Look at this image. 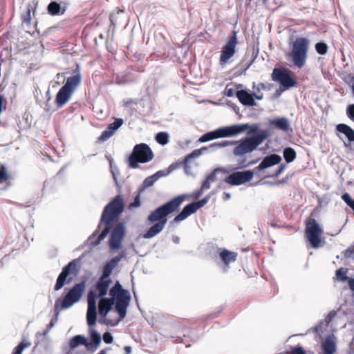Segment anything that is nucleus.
Masks as SVG:
<instances>
[{
    "label": "nucleus",
    "instance_id": "obj_56",
    "mask_svg": "<svg viewBox=\"0 0 354 354\" xmlns=\"http://www.w3.org/2000/svg\"><path fill=\"white\" fill-rule=\"evenodd\" d=\"M56 321H57V318L55 320H51V322H50V324L48 325V328L49 329H50L51 328L53 327V326L55 325Z\"/></svg>",
    "mask_w": 354,
    "mask_h": 354
},
{
    "label": "nucleus",
    "instance_id": "obj_49",
    "mask_svg": "<svg viewBox=\"0 0 354 354\" xmlns=\"http://www.w3.org/2000/svg\"><path fill=\"white\" fill-rule=\"evenodd\" d=\"M286 168V165H281L279 167V169H277V171L275 172L274 174V176L275 177H277L281 173L283 172V171Z\"/></svg>",
    "mask_w": 354,
    "mask_h": 354
},
{
    "label": "nucleus",
    "instance_id": "obj_2",
    "mask_svg": "<svg viewBox=\"0 0 354 354\" xmlns=\"http://www.w3.org/2000/svg\"><path fill=\"white\" fill-rule=\"evenodd\" d=\"M123 201L119 196L106 206L102 214L101 223L98 227L100 229L104 225L105 226L96 240L94 239L97 236V232L93 233L89 238L88 241L91 245H98L106 237L109 231V224L123 212Z\"/></svg>",
    "mask_w": 354,
    "mask_h": 354
},
{
    "label": "nucleus",
    "instance_id": "obj_54",
    "mask_svg": "<svg viewBox=\"0 0 354 354\" xmlns=\"http://www.w3.org/2000/svg\"><path fill=\"white\" fill-rule=\"evenodd\" d=\"M125 354H131V346H125L124 348Z\"/></svg>",
    "mask_w": 354,
    "mask_h": 354
},
{
    "label": "nucleus",
    "instance_id": "obj_8",
    "mask_svg": "<svg viewBox=\"0 0 354 354\" xmlns=\"http://www.w3.org/2000/svg\"><path fill=\"white\" fill-rule=\"evenodd\" d=\"M272 78L274 82L280 84L282 91L297 86V82L292 76V72L286 68H274L272 73Z\"/></svg>",
    "mask_w": 354,
    "mask_h": 354
},
{
    "label": "nucleus",
    "instance_id": "obj_43",
    "mask_svg": "<svg viewBox=\"0 0 354 354\" xmlns=\"http://www.w3.org/2000/svg\"><path fill=\"white\" fill-rule=\"evenodd\" d=\"M22 22L24 24H29L31 21L30 10L28 9L26 12L21 16Z\"/></svg>",
    "mask_w": 354,
    "mask_h": 354
},
{
    "label": "nucleus",
    "instance_id": "obj_22",
    "mask_svg": "<svg viewBox=\"0 0 354 354\" xmlns=\"http://www.w3.org/2000/svg\"><path fill=\"white\" fill-rule=\"evenodd\" d=\"M71 95V91L62 86L56 95L55 102L57 106L61 107L64 105L69 100Z\"/></svg>",
    "mask_w": 354,
    "mask_h": 354
},
{
    "label": "nucleus",
    "instance_id": "obj_27",
    "mask_svg": "<svg viewBox=\"0 0 354 354\" xmlns=\"http://www.w3.org/2000/svg\"><path fill=\"white\" fill-rule=\"evenodd\" d=\"M165 221H163L161 223H155L149 229V230L145 234H143V237L145 239H150L156 236L165 228Z\"/></svg>",
    "mask_w": 354,
    "mask_h": 354
},
{
    "label": "nucleus",
    "instance_id": "obj_30",
    "mask_svg": "<svg viewBox=\"0 0 354 354\" xmlns=\"http://www.w3.org/2000/svg\"><path fill=\"white\" fill-rule=\"evenodd\" d=\"M48 11L51 15H62L65 12V8L56 1H52L48 6Z\"/></svg>",
    "mask_w": 354,
    "mask_h": 354
},
{
    "label": "nucleus",
    "instance_id": "obj_34",
    "mask_svg": "<svg viewBox=\"0 0 354 354\" xmlns=\"http://www.w3.org/2000/svg\"><path fill=\"white\" fill-rule=\"evenodd\" d=\"M283 157L287 162H291L296 158V152L292 148L287 147L283 150Z\"/></svg>",
    "mask_w": 354,
    "mask_h": 354
},
{
    "label": "nucleus",
    "instance_id": "obj_5",
    "mask_svg": "<svg viewBox=\"0 0 354 354\" xmlns=\"http://www.w3.org/2000/svg\"><path fill=\"white\" fill-rule=\"evenodd\" d=\"M268 137L266 131L259 132L258 134L252 137L246 138L243 140L236 141V147L233 149V154L235 156H243L247 153H251L255 150L258 146Z\"/></svg>",
    "mask_w": 354,
    "mask_h": 354
},
{
    "label": "nucleus",
    "instance_id": "obj_37",
    "mask_svg": "<svg viewBox=\"0 0 354 354\" xmlns=\"http://www.w3.org/2000/svg\"><path fill=\"white\" fill-rule=\"evenodd\" d=\"M207 149V147H202L200 149H195L191 153L188 154L185 158V162L189 161L190 159L194 158H197L200 156L202 153L203 151H206Z\"/></svg>",
    "mask_w": 354,
    "mask_h": 354
},
{
    "label": "nucleus",
    "instance_id": "obj_35",
    "mask_svg": "<svg viewBox=\"0 0 354 354\" xmlns=\"http://www.w3.org/2000/svg\"><path fill=\"white\" fill-rule=\"evenodd\" d=\"M156 140L162 145H166L169 141V136L165 132H160L156 136Z\"/></svg>",
    "mask_w": 354,
    "mask_h": 354
},
{
    "label": "nucleus",
    "instance_id": "obj_40",
    "mask_svg": "<svg viewBox=\"0 0 354 354\" xmlns=\"http://www.w3.org/2000/svg\"><path fill=\"white\" fill-rule=\"evenodd\" d=\"M342 199L354 211V200L348 193L342 194Z\"/></svg>",
    "mask_w": 354,
    "mask_h": 354
},
{
    "label": "nucleus",
    "instance_id": "obj_29",
    "mask_svg": "<svg viewBox=\"0 0 354 354\" xmlns=\"http://www.w3.org/2000/svg\"><path fill=\"white\" fill-rule=\"evenodd\" d=\"M219 168L215 169L212 171L202 183V190H207L211 187V184L216 180V173L221 171Z\"/></svg>",
    "mask_w": 354,
    "mask_h": 354
},
{
    "label": "nucleus",
    "instance_id": "obj_61",
    "mask_svg": "<svg viewBox=\"0 0 354 354\" xmlns=\"http://www.w3.org/2000/svg\"><path fill=\"white\" fill-rule=\"evenodd\" d=\"M255 98L257 99V100H261L263 98V95H254Z\"/></svg>",
    "mask_w": 354,
    "mask_h": 354
},
{
    "label": "nucleus",
    "instance_id": "obj_13",
    "mask_svg": "<svg viewBox=\"0 0 354 354\" xmlns=\"http://www.w3.org/2000/svg\"><path fill=\"white\" fill-rule=\"evenodd\" d=\"M208 198H203L198 202L189 203L184 207L183 210L174 218L176 223L180 222L187 218L192 214L196 212L199 208L203 207L208 201Z\"/></svg>",
    "mask_w": 354,
    "mask_h": 354
},
{
    "label": "nucleus",
    "instance_id": "obj_28",
    "mask_svg": "<svg viewBox=\"0 0 354 354\" xmlns=\"http://www.w3.org/2000/svg\"><path fill=\"white\" fill-rule=\"evenodd\" d=\"M337 130L344 133L348 138L349 142H354V130L345 124H339L337 125Z\"/></svg>",
    "mask_w": 354,
    "mask_h": 354
},
{
    "label": "nucleus",
    "instance_id": "obj_59",
    "mask_svg": "<svg viewBox=\"0 0 354 354\" xmlns=\"http://www.w3.org/2000/svg\"><path fill=\"white\" fill-rule=\"evenodd\" d=\"M108 349H103V350H101L97 354H106V353L107 352Z\"/></svg>",
    "mask_w": 354,
    "mask_h": 354
},
{
    "label": "nucleus",
    "instance_id": "obj_3",
    "mask_svg": "<svg viewBox=\"0 0 354 354\" xmlns=\"http://www.w3.org/2000/svg\"><path fill=\"white\" fill-rule=\"evenodd\" d=\"M111 283L109 277H104L102 275L99 281L96 283L95 287L98 291V295L91 290L88 293V308L86 312L87 324L89 326L95 325L97 318L96 299L97 297L103 298L107 294L108 289Z\"/></svg>",
    "mask_w": 354,
    "mask_h": 354
},
{
    "label": "nucleus",
    "instance_id": "obj_33",
    "mask_svg": "<svg viewBox=\"0 0 354 354\" xmlns=\"http://www.w3.org/2000/svg\"><path fill=\"white\" fill-rule=\"evenodd\" d=\"M236 143V141L223 140L221 142H214V143L211 144L208 147V148L209 149L212 150V151H214V150H217V149H221V148L226 147L227 146L235 145Z\"/></svg>",
    "mask_w": 354,
    "mask_h": 354
},
{
    "label": "nucleus",
    "instance_id": "obj_1",
    "mask_svg": "<svg viewBox=\"0 0 354 354\" xmlns=\"http://www.w3.org/2000/svg\"><path fill=\"white\" fill-rule=\"evenodd\" d=\"M111 298H100L98 303V312L100 317L105 318L112 306L115 304V310L119 315L120 320L123 319L129 306L131 296L129 292L122 289L120 283L117 281L109 291Z\"/></svg>",
    "mask_w": 354,
    "mask_h": 354
},
{
    "label": "nucleus",
    "instance_id": "obj_58",
    "mask_svg": "<svg viewBox=\"0 0 354 354\" xmlns=\"http://www.w3.org/2000/svg\"><path fill=\"white\" fill-rule=\"evenodd\" d=\"M224 200H228L230 198V194L229 193H224Z\"/></svg>",
    "mask_w": 354,
    "mask_h": 354
},
{
    "label": "nucleus",
    "instance_id": "obj_62",
    "mask_svg": "<svg viewBox=\"0 0 354 354\" xmlns=\"http://www.w3.org/2000/svg\"><path fill=\"white\" fill-rule=\"evenodd\" d=\"M3 102V97L0 96V113L1 112V106Z\"/></svg>",
    "mask_w": 354,
    "mask_h": 354
},
{
    "label": "nucleus",
    "instance_id": "obj_44",
    "mask_svg": "<svg viewBox=\"0 0 354 354\" xmlns=\"http://www.w3.org/2000/svg\"><path fill=\"white\" fill-rule=\"evenodd\" d=\"M171 170L172 169H171V167H169L167 171H164V170L158 171L155 174H153V176L156 178V180H157L160 177H164V176L169 175L170 174V172L171 171Z\"/></svg>",
    "mask_w": 354,
    "mask_h": 354
},
{
    "label": "nucleus",
    "instance_id": "obj_36",
    "mask_svg": "<svg viewBox=\"0 0 354 354\" xmlns=\"http://www.w3.org/2000/svg\"><path fill=\"white\" fill-rule=\"evenodd\" d=\"M347 269L344 268H341L336 271V277L338 280L341 281H348V278L346 276Z\"/></svg>",
    "mask_w": 354,
    "mask_h": 354
},
{
    "label": "nucleus",
    "instance_id": "obj_6",
    "mask_svg": "<svg viewBox=\"0 0 354 354\" xmlns=\"http://www.w3.org/2000/svg\"><path fill=\"white\" fill-rule=\"evenodd\" d=\"M185 200V196L180 195L153 211L147 218L150 223L167 221V216L176 211Z\"/></svg>",
    "mask_w": 354,
    "mask_h": 354
},
{
    "label": "nucleus",
    "instance_id": "obj_64",
    "mask_svg": "<svg viewBox=\"0 0 354 354\" xmlns=\"http://www.w3.org/2000/svg\"><path fill=\"white\" fill-rule=\"evenodd\" d=\"M123 11L122 10H118V13H122Z\"/></svg>",
    "mask_w": 354,
    "mask_h": 354
},
{
    "label": "nucleus",
    "instance_id": "obj_38",
    "mask_svg": "<svg viewBox=\"0 0 354 354\" xmlns=\"http://www.w3.org/2000/svg\"><path fill=\"white\" fill-rule=\"evenodd\" d=\"M30 346L29 342H21L14 349L12 354H21L24 348Z\"/></svg>",
    "mask_w": 354,
    "mask_h": 354
},
{
    "label": "nucleus",
    "instance_id": "obj_23",
    "mask_svg": "<svg viewBox=\"0 0 354 354\" xmlns=\"http://www.w3.org/2000/svg\"><path fill=\"white\" fill-rule=\"evenodd\" d=\"M123 257L124 254H121L120 255L113 258L111 261L107 262L104 267L102 275H104V277H109L113 270L118 266V263L120 261L122 258H123Z\"/></svg>",
    "mask_w": 354,
    "mask_h": 354
},
{
    "label": "nucleus",
    "instance_id": "obj_24",
    "mask_svg": "<svg viewBox=\"0 0 354 354\" xmlns=\"http://www.w3.org/2000/svg\"><path fill=\"white\" fill-rule=\"evenodd\" d=\"M81 75L80 73L75 74L72 77H69L66 80V84L63 86L72 93L81 83Z\"/></svg>",
    "mask_w": 354,
    "mask_h": 354
},
{
    "label": "nucleus",
    "instance_id": "obj_25",
    "mask_svg": "<svg viewBox=\"0 0 354 354\" xmlns=\"http://www.w3.org/2000/svg\"><path fill=\"white\" fill-rule=\"evenodd\" d=\"M230 127H234L239 128L240 132H239L237 133V135H239L244 131H247V134H248V135H250L252 133H256L255 135H257L259 133V132L261 131H259V126L257 124L250 125L248 123H245V124H237L230 125Z\"/></svg>",
    "mask_w": 354,
    "mask_h": 354
},
{
    "label": "nucleus",
    "instance_id": "obj_32",
    "mask_svg": "<svg viewBox=\"0 0 354 354\" xmlns=\"http://www.w3.org/2000/svg\"><path fill=\"white\" fill-rule=\"evenodd\" d=\"M220 257L225 265H228L229 263L236 261V254L227 250H224L220 253Z\"/></svg>",
    "mask_w": 354,
    "mask_h": 354
},
{
    "label": "nucleus",
    "instance_id": "obj_39",
    "mask_svg": "<svg viewBox=\"0 0 354 354\" xmlns=\"http://www.w3.org/2000/svg\"><path fill=\"white\" fill-rule=\"evenodd\" d=\"M316 51L319 55H325L327 53L328 46L325 43L319 42L315 45Z\"/></svg>",
    "mask_w": 354,
    "mask_h": 354
},
{
    "label": "nucleus",
    "instance_id": "obj_60",
    "mask_svg": "<svg viewBox=\"0 0 354 354\" xmlns=\"http://www.w3.org/2000/svg\"><path fill=\"white\" fill-rule=\"evenodd\" d=\"M110 20H111V24L113 25H115V23L113 21V15H112V14L110 15Z\"/></svg>",
    "mask_w": 354,
    "mask_h": 354
},
{
    "label": "nucleus",
    "instance_id": "obj_26",
    "mask_svg": "<svg viewBox=\"0 0 354 354\" xmlns=\"http://www.w3.org/2000/svg\"><path fill=\"white\" fill-rule=\"evenodd\" d=\"M269 124L284 131H287L290 129L289 121L286 118H277L270 120H269Z\"/></svg>",
    "mask_w": 354,
    "mask_h": 354
},
{
    "label": "nucleus",
    "instance_id": "obj_12",
    "mask_svg": "<svg viewBox=\"0 0 354 354\" xmlns=\"http://www.w3.org/2000/svg\"><path fill=\"white\" fill-rule=\"evenodd\" d=\"M86 282L82 281L75 285L64 297L61 304L60 310L67 309L77 303L81 298L85 290Z\"/></svg>",
    "mask_w": 354,
    "mask_h": 354
},
{
    "label": "nucleus",
    "instance_id": "obj_11",
    "mask_svg": "<svg viewBox=\"0 0 354 354\" xmlns=\"http://www.w3.org/2000/svg\"><path fill=\"white\" fill-rule=\"evenodd\" d=\"M237 44L236 32L232 31L221 51L219 64L221 66H225L228 60L234 56Z\"/></svg>",
    "mask_w": 354,
    "mask_h": 354
},
{
    "label": "nucleus",
    "instance_id": "obj_20",
    "mask_svg": "<svg viewBox=\"0 0 354 354\" xmlns=\"http://www.w3.org/2000/svg\"><path fill=\"white\" fill-rule=\"evenodd\" d=\"M236 96L239 99V102L243 105L250 106L255 105L254 95L248 93L245 90L238 91L236 93Z\"/></svg>",
    "mask_w": 354,
    "mask_h": 354
},
{
    "label": "nucleus",
    "instance_id": "obj_10",
    "mask_svg": "<svg viewBox=\"0 0 354 354\" xmlns=\"http://www.w3.org/2000/svg\"><path fill=\"white\" fill-rule=\"evenodd\" d=\"M323 233L322 227L314 218H309L306 222V234L310 245L314 248L321 245V236Z\"/></svg>",
    "mask_w": 354,
    "mask_h": 354
},
{
    "label": "nucleus",
    "instance_id": "obj_31",
    "mask_svg": "<svg viewBox=\"0 0 354 354\" xmlns=\"http://www.w3.org/2000/svg\"><path fill=\"white\" fill-rule=\"evenodd\" d=\"M86 344H88L87 339L81 335L74 336L69 342V346L71 348H75L80 345H84L86 348Z\"/></svg>",
    "mask_w": 354,
    "mask_h": 354
},
{
    "label": "nucleus",
    "instance_id": "obj_17",
    "mask_svg": "<svg viewBox=\"0 0 354 354\" xmlns=\"http://www.w3.org/2000/svg\"><path fill=\"white\" fill-rule=\"evenodd\" d=\"M92 326L93 325H91V326ZM88 326V334L91 342H88V344H86V349L88 351H90L91 353H94L100 345L102 342V337L101 335L96 330L91 328V326L89 325Z\"/></svg>",
    "mask_w": 354,
    "mask_h": 354
},
{
    "label": "nucleus",
    "instance_id": "obj_19",
    "mask_svg": "<svg viewBox=\"0 0 354 354\" xmlns=\"http://www.w3.org/2000/svg\"><path fill=\"white\" fill-rule=\"evenodd\" d=\"M281 160L280 156L277 154H272L266 157L262 162L257 167L258 170H263L266 168L272 167L274 165L279 163Z\"/></svg>",
    "mask_w": 354,
    "mask_h": 354
},
{
    "label": "nucleus",
    "instance_id": "obj_47",
    "mask_svg": "<svg viewBox=\"0 0 354 354\" xmlns=\"http://www.w3.org/2000/svg\"><path fill=\"white\" fill-rule=\"evenodd\" d=\"M140 206V196L138 195L135 197L134 201L129 205V208L138 207Z\"/></svg>",
    "mask_w": 354,
    "mask_h": 354
},
{
    "label": "nucleus",
    "instance_id": "obj_53",
    "mask_svg": "<svg viewBox=\"0 0 354 354\" xmlns=\"http://www.w3.org/2000/svg\"><path fill=\"white\" fill-rule=\"evenodd\" d=\"M322 324H323V323H321L319 326H317L315 328V331L316 333H319L322 332Z\"/></svg>",
    "mask_w": 354,
    "mask_h": 354
},
{
    "label": "nucleus",
    "instance_id": "obj_18",
    "mask_svg": "<svg viewBox=\"0 0 354 354\" xmlns=\"http://www.w3.org/2000/svg\"><path fill=\"white\" fill-rule=\"evenodd\" d=\"M123 124V120L117 118L113 123H111L106 129L104 131L99 138V140L104 142L111 137L116 130H118Z\"/></svg>",
    "mask_w": 354,
    "mask_h": 354
},
{
    "label": "nucleus",
    "instance_id": "obj_21",
    "mask_svg": "<svg viewBox=\"0 0 354 354\" xmlns=\"http://www.w3.org/2000/svg\"><path fill=\"white\" fill-rule=\"evenodd\" d=\"M322 348L325 354H333L336 351V337L328 335L322 344Z\"/></svg>",
    "mask_w": 354,
    "mask_h": 354
},
{
    "label": "nucleus",
    "instance_id": "obj_57",
    "mask_svg": "<svg viewBox=\"0 0 354 354\" xmlns=\"http://www.w3.org/2000/svg\"><path fill=\"white\" fill-rule=\"evenodd\" d=\"M172 240L175 243H179L180 242V238L178 236H173Z\"/></svg>",
    "mask_w": 354,
    "mask_h": 354
},
{
    "label": "nucleus",
    "instance_id": "obj_48",
    "mask_svg": "<svg viewBox=\"0 0 354 354\" xmlns=\"http://www.w3.org/2000/svg\"><path fill=\"white\" fill-rule=\"evenodd\" d=\"M335 314L336 313L333 311H331L328 313V315H327V317L325 319V324H324L325 326H326L330 322V321L335 317Z\"/></svg>",
    "mask_w": 354,
    "mask_h": 354
},
{
    "label": "nucleus",
    "instance_id": "obj_52",
    "mask_svg": "<svg viewBox=\"0 0 354 354\" xmlns=\"http://www.w3.org/2000/svg\"><path fill=\"white\" fill-rule=\"evenodd\" d=\"M348 281L350 288L354 290V279H349Z\"/></svg>",
    "mask_w": 354,
    "mask_h": 354
},
{
    "label": "nucleus",
    "instance_id": "obj_4",
    "mask_svg": "<svg viewBox=\"0 0 354 354\" xmlns=\"http://www.w3.org/2000/svg\"><path fill=\"white\" fill-rule=\"evenodd\" d=\"M309 45V40L305 37H298L292 43L288 57L297 68H301L306 65Z\"/></svg>",
    "mask_w": 354,
    "mask_h": 354
},
{
    "label": "nucleus",
    "instance_id": "obj_46",
    "mask_svg": "<svg viewBox=\"0 0 354 354\" xmlns=\"http://www.w3.org/2000/svg\"><path fill=\"white\" fill-rule=\"evenodd\" d=\"M103 340L106 344H111L113 342V338L110 333L106 332L103 335Z\"/></svg>",
    "mask_w": 354,
    "mask_h": 354
},
{
    "label": "nucleus",
    "instance_id": "obj_55",
    "mask_svg": "<svg viewBox=\"0 0 354 354\" xmlns=\"http://www.w3.org/2000/svg\"><path fill=\"white\" fill-rule=\"evenodd\" d=\"M203 191H204V190H202V187H201V189H200L199 191H197V192H196V194H195V197H196V198L199 197V196L202 194V193H203Z\"/></svg>",
    "mask_w": 354,
    "mask_h": 354
},
{
    "label": "nucleus",
    "instance_id": "obj_63",
    "mask_svg": "<svg viewBox=\"0 0 354 354\" xmlns=\"http://www.w3.org/2000/svg\"><path fill=\"white\" fill-rule=\"evenodd\" d=\"M59 300H57L55 303V308L57 309L59 308Z\"/></svg>",
    "mask_w": 354,
    "mask_h": 354
},
{
    "label": "nucleus",
    "instance_id": "obj_50",
    "mask_svg": "<svg viewBox=\"0 0 354 354\" xmlns=\"http://www.w3.org/2000/svg\"><path fill=\"white\" fill-rule=\"evenodd\" d=\"M293 354H306V353L302 348L297 347L294 349Z\"/></svg>",
    "mask_w": 354,
    "mask_h": 354
},
{
    "label": "nucleus",
    "instance_id": "obj_42",
    "mask_svg": "<svg viewBox=\"0 0 354 354\" xmlns=\"http://www.w3.org/2000/svg\"><path fill=\"white\" fill-rule=\"evenodd\" d=\"M8 179V174L6 171V169L4 166H1L0 168V183L6 181Z\"/></svg>",
    "mask_w": 354,
    "mask_h": 354
},
{
    "label": "nucleus",
    "instance_id": "obj_14",
    "mask_svg": "<svg viewBox=\"0 0 354 354\" xmlns=\"http://www.w3.org/2000/svg\"><path fill=\"white\" fill-rule=\"evenodd\" d=\"M253 178V172L248 170L236 171L227 176L224 181L232 185H239L251 180Z\"/></svg>",
    "mask_w": 354,
    "mask_h": 354
},
{
    "label": "nucleus",
    "instance_id": "obj_7",
    "mask_svg": "<svg viewBox=\"0 0 354 354\" xmlns=\"http://www.w3.org/2000/svg\"><path fill=\"white\" fill-rule=\"evenodd\" d=\"M153 153L150 147L145 143L138 144L133 147L129 157V165L131 168H136L138 163H145L151 160Z\"/></svg>",
    "mask_w": 354,
    "mask_h": 354
},
{
    "label": "nucleus",
    "instance_id": "obj_16",
    "mask_svg": "<svg viewBox=\"0 0 354 354\" xmlns=\"http://www.w3.org/2000/svg\"><path fill=\"white\" fill-rule=\"evenodd\" d=\"M77 272V261L73 260L71 261L66 266H65L62 270V272L59 274L56 284L55 286V289L58 290L61 289L66 281V277L69 274V273H76Z\"/></svg>",
    "mask_w": 354,
    "mask_h": 354
},
{
    "label": "nucleus",
    "instance_id": "obj_41",
    "mask_svg": "<svg viewBox=\"0 0 354 354\" xmlns=\"http://www.w3.org/2000/svg\"><path fill=\"white\" fill-rule=\"evenodd\" d=\"M156 181V178L152 175L151 176L147 177L143 182L142 186L144 188H147L149 187L152 186L154 183Z\"/></svg>",
    "mask_w": 354,
    "mask_h": 354
},
{
    "label": "nucleus",
    "instance_id": "obj_51",
    "mask_svg": "<svg viewBox=\"0 0 354 354\" xmlns=\"http://www.w3.org/2000/svg\"><path fill=\"white\" fill-rule=\"evenodd\" d=\"M225 95L227 97H232L234 95V90L232 88H227L225 90Z\"/></svg>",
    "mask_w": 354,
    "mask_h": 354
},
{
    "label": "nucleus",
    "instance_id": "obj_45",
    "mask_svg": "<svg viewBox=\"0 0 354 354\" xmlns=\"http://www.w3.org/2000/svg\"><path fill=\"white\" fill-rule=\"evenodd\" d=\"M348 117L354 121V104H351L347 107L346 109Z\"/></svg>",
    "mask_w": 354,
    "mask_h": 354
},
{
    "label": "nucleus",
    "instance_id": "obj_9",
    "mask_svg": "<svg viewBox=\"0 0 354 354\" xmlns=\"http://www.w3.org/2000/svg\"><path fill=\"white\" fill-rule=\"evenodd\" d=\"M239 132H240L239 127L225 126L203 134L198 141L205 142L214 139L233 137L237 136Z\"/></svg>",
    "mask_w": 354,
    "mask_h": 354
},
{
    "label": "nucleus",
    "instance_id": "obj_15",
    "mask_svg": "<svg viewBox=\"0 0 354 354\" xmlns=\"http://www.w3.org/2000/svg\"><path fill=\"white\" fill-rule=\"evenodd\" d=\"M124 227L123 224L120 223L113 230L109 240L111 249H119L121 247V243L124 236Z\"/></svg>",
    "mask_w": 354,
    "mask_h": 354
}]
</instances>
